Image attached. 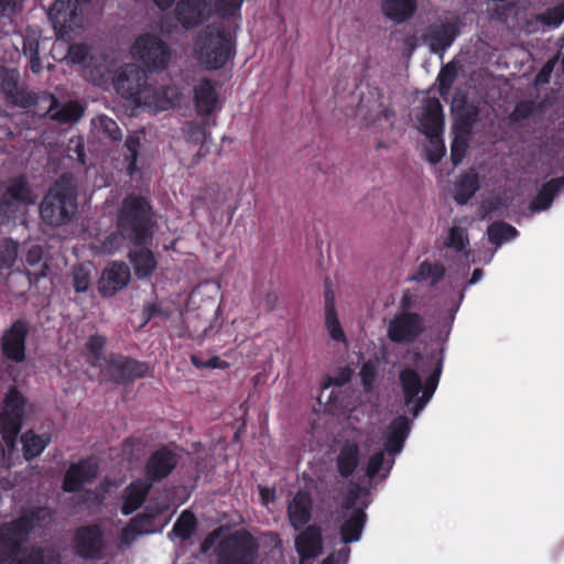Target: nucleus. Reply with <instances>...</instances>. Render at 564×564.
Here are the masks:
<instances>
[{
  "instance_id": "obj_56",
  "label": "nucleus",
  "mask_w": 564,
  "mask_h": 564,
  "mask_svg": "<svg viewBox=\"0 0 564 564\" xmlns=\"http://www.w3.org/2000/svg\"><path fill=\"white\" fill-rule=\"evenodd\" d=\"M540 21L551 28L560 26L564 21V3L547 9L540 15Z\"/></svg>"
},
{
  "instance_id": "obj_17",
  "label": "nucleus",
  "mask_w": 564,
  "mask_h": 564,
  "mask_svg": "<svg viewBox=\"0 0 564 564\" xmlns=\"http://www.w3.org/2000/svg\"><path fill=\"white\" fill-rule=\"evenodd\" d=\"M177 463V455L166 446H162L148 458L144 479L154 485L166 478L176 468Z\"/></svg>"
},
{
  "instance_id": "obj_11",
  "label": "nucleus",
  "mask_w": 564,
  "mask_h": 564,
  "mask_svg": "<svg viewBox=\"0 0 564 564\" xmlns=\"http://www.w3.org/2000/svg\"><path fill=\"white\" fill-rule=\"evenodd\" d=\"M29 332V323L24 319H17L2 333L0 349L4 359L14 364L25 361Z\"/></svg>"
},
{
  "instance_id": "obj_10",
  "label": "nucleus",
  "mask_w": 564,
  "mask_h": 564,
  "mask_svg": "<svg viewBox=\"0 0 564 564\" xmlns=\"http://www.w3.org/2000/svg\"><path fill=\"white\" fill-rule=\"evenodd\" d=\"M425 318L417 312H397L389 321L388 338L394 344H413L425 332Z\"/></svg>"
},
{
  "instance_id": "obj_22",
  "label": "nucleus",
  "mask_w": 564,
  "mask_h": 564,
  "mask_svg": "<svg viewBox=\"0 0 564 564\" xmlns=\"http://www.w3.org/2000/svg\"><path fill=\"white\" fill-rule=\"evenodd\" d=\"M219 102V95L212 79H203L194 89V107L196 113L204 118L215 112Z\"/></svg>"
},
{
  "instance_id": "obj_64",
  "label": "nucleus",
  "mask_w": 564,
  "mask_h": 564,
  "mask_svg": "<svg viewBox=\"0 0 564 564\" xmlns=\"http://www.w3.org/2000/svg\"><path fill=\"white\" fill-rule=\"evenodd\" d=\"M39 48H40L39 40H36L34 37H29V36L23 40L22 50H23V53L25 56L40 54Z\"/></svg>"
},
{
  "instance_id": "obj_45",
  "label": "nucleus",
  "mask_w": 564,
  "mask_h": 564,
  "mask_svg": "<svg viewBox=\"0 0 564 564\" xmlns=\"http://www.w3.org/2000/svg\"><path fill=\"white\" fill-rule=\"evenodd\" d=\"M457 75V67L454 62H449L441 68L437 75L438 91L441 96H445L449 93Z\"/></svg>"
},
{
  "instance_id": "obj_15",
  "label": "nucleus",
  "mask_w": 564,
  "mask_h": 564,
  "mask_svg": "<svg viewBox=\"0 0 564 564\" xmlns=\"http://www.w3.org/2000/svg\"><path fill=\"white\" fill-rule=\"evenodd\" d=\"M458 34V21L451 20L438 24H431L422 34L421 39L432 53L442 56L452 46Z\"/></svg>"
},
{
  "instance_id": "obj_41",
  "label": "nucleus",
  "mask_w": 564,
  "mask_h": 564,
  "mask_svg": "<svg viewBox=\"0 0 564 564\" xmlns=\"http://www.w3.org/2000/svg\"><path fill=\"white\" fill-rule=\"evenodd\" d=\"M107 345V337L100 334H93L85 344L87 361L93 367H99L104 358V350Z\"/></svg>"
},
{
  "instance_id": "obj_18",
  "label": "nucleus",
  "mask_w": 564,
  "mask_h": 564,
  "mask_svg": "<svg viewBox=\"0 0 564 564\" xmlns=\"http://www.w3.org/2000/svg\"><path fill=\"white\" fill-rule=\"evenodd\" d=\"M77 0H56L48 10L55 34L63 37L77 26L78 18Z\"/></svg>"
},
{
  "instance_id": "obj_63",
  "label": "nucleus",
  "mask_w": 564,
  "mask_h": 564,
  "mask_svg": "<svg viewBox=\"0 0 564 564\" xmlns=\"http://www.w3.org/2000/svg\"><path fill=\"white\" fill-rule=\"evenodd\" d=\"M43 258V249L39 245H33L26 252L25 262L29 265H35L41 262Z\"/></svg>"
},
{
  "instance_id": "obj_8",
  "label": "nucleus",
  "mask_w": 564,
  "mask_h": 564,
  "mask_svg": "<svg viewBox=\"0 0 564 564\" xmlns=\"http://www.w3.org/2000/svg\"><path fill=\"white\" fill-rule=\"evenodd\" d=\"M26 406V397L17 386L9 387L0 411V434L8 446H14L17 442L23 426Z\"/></svg>"
},
{
  "instance_id": "obj_5",
  "label": "nucleus",
  "mask_w": 564,
  "mask_h": 564,
  "mask_svg": "<svg viewBox=\"0 0 564 564\" xmlns=\"http://www.w3.org/2000/svg\"><path fill=\"white\" fill-rule=\"evenodd\" d=\"M113 87L122 98L138 106L166 109L173 105L171 100H162V95H167L170 91L174 94V90L172 88L158 90L148 83L145 72L134 64H128L121 68L113 78Z\"/></svg>"
},
{
  "instance_id": "obj_62",
  "label": "nucleus",
  "mask_w": 564,
  "mask_h": 564,
  "mask_svg": "<svg viewBox=\"0 0 564 564\" xmlns=\"http://www.w3.org/2000/svg\"><path fill=\"white\" fill-rule=\"evenodd\" d=\"M416 306L414 295L410 290H404L399 302L398 312H413L412 310Z\"/></svg>"
},
{
  "instance_id": "obj_30",
  "label": "nucleus",
  "mask_w": 564,
  "mask_h": 564,
  "mask_svg": "<svg viewBox=\"0 0 564 564\" xmlns=\"http://www.w3.org/2000/svg\"><path fill=\"white\" fill-rule=\"evenodd\" d=\"M151 245L135 246V250L129 252L130 262L134 269V274L139 279L150 276L156 269V259L150 249Z\"/></svg>"
},
{
  "instance_id": "obj_33",
  "label": "nucleus",
  "mask_w": 564,
  "mask_h": 564,
  "mask_svg": "<svg viewBox=\"0 0 564 564\" xmlns=\"http://www.w3.org/2000/svg\"><path fill=\"white\" fill-rule=\"evenodd\" d=\"M564 188V176L547 181L539 189L536 196L530 202L532 212H542L551 207L555 196Z\"/></svg>"
},
{
  "instance_id": "obj_37",
  "label": "nucleus",
  "mask_w": 564,
  "mask_h": 564,
  "mask_svg": "<svg viewBox=\"0 0 564 564\" xmlns=\"http://www.w3.org/2000/svg\"><path fill=\"white\" fill-rule=\"evenodd\" d=\"M8 562H15L17 564H59V555L57 553L45 556L44 549L41 546H33L26 552H23Z\"/></svg>"
},
{
  "instance_id": "obj_24",
  "label": "nucleus",
  "mask_w": 564,
  "mask_h": 564,
  "mask_svg": "<svg viewBox=\"0 0 564 564\" xmlns=\"http://www.w3.org/2000/svg\"><path fill=\"white\" fill-rule=\"evenodd\" d=\"M313 500L308 492L299 491L288 507V517L295 530L304 528L312 518Z\"/></svg>"
},
{
  "instance_id": "obj_16",
  "label": "nucleus",
  "mask_w": 564,
  "mask_h": 564,
  "mask_svg": "<svg viewBox=\"0 0 564 564\" xmlns=\"http://www.w3.org/2000/svg\"><path fill=\"white\" fill-rule=\"evenodd\" d=\"M174 13L184 29H195L212 17L213 0H178Z\"/></svg>"
},
{
  "instance_id": "obj_27",
  "label": "nucleus",
  "mask_w": 564,
  "mask_h": 564,
  "mask_svg": "<svg viewBox=\"0 0 564 564\" xmlns=\"http://www.w3.org/2000/svg\"><path fill=\"white\" fill-rule=\"evenodd\" d=\"M152 486L147 479L133 480L124 490L122 514L129 516L138 510L144 503Z\"/></svg>"
},
{
  "instance_id": "obj_53",
  "label": "nucleus",
  "mask_w": 564,
  "mask_h": 564,
  "mask_svg": "<svg viewBox=\"0 0 564 564\" xmlns=\"http://www.w3.org/2000/svg\"><path fill=\"white\" fill-rule=\"evenodd\" d=\"M377 376H378L377 367L373 361L367 360L361 365V368L359 370V377H360L364 390L366 392H370L373 390Z\"/></svg>"
},
{
  "instance_id": "obj_28",
  "label": "nucleus",
  "mask_w": 564,
  "mask_h": 564,
  "mask_svg": "<svg viewBox=\"0 0 564 564\" xmlns=\"http://www.w3.org/2000/svg\"><path fill=\"white\" fill-rule=\"evenodd\" d=\"M416 10L417 0H381L382 13L395 24L409 21Z\"/></svg>"
},
{
  "instance_id": "obj_14",
  "label": "nucleus",
  "mask_w": 564,
  "mask_h": 564,
  "mask_svg": "<svg viewBox=\"0 0 564 564\" xmlns=\"http://www.w3.org/2000/svg\"><path fill=\"white\" fill-rule=\"evenodd\" d=\"M106 368L110 379L118 384L144 378L150 369L147 362L123 355H111L106 360Z\"/></svg>"
},
{
  "instance_id": "obj_49",
  "label": "nucleus",
  "mask_w": 564,
  "mask_h": 564,
  "mask_svg": "<svg viewBox=\"0 0 564 564\" xmlns=\"http://www.w3.org/2000/svg\"><path fill=\"white\" fill-rule=\"evenodd\" d=\"M72 284L77 293H84L90 285V272L83 264L75 265L72 271Z\"/></svg>"
},
{
  "instance_id": "obj_7",
  "label": "nucleus",
  "mask_w": 564,
  "mask_h": 564,
  "mask_svg": "<svg viewBox=\"0 0 564 564\" xmlns=\"http://www.w3.org/2000/svg\"><path fill=\"white\" fill-rule=\"evenodd\" d=\"M259 551L257 539L238 530L223 539L215 549L217 564H254Z\"/></svg>"
},
{
  "instance_id": "obj_42",
  "label": "nucleus",
  "mask_w": 564,
  "mask_h": 564,
  "mask_svg": "<svg viewBox=\"0 0 564 564\" xmlns=\"http://www.w3.org/2000/svg\"><path fill=\"white\" fill-rule=\"evenodd\" d=\"M196 527L197 520L195 514L189 510H184L173 524L172 533L182 541H187L194 534Z\"/></svg>"
},
{
  "instance_id": "obj_23",
  "label": "nucleus",
  "mask_w": 564,
  "mask_h": 564,
  "mask_svg": "<svg viewBox=\"0 0 564 564\" xmlns=\"http://www.w3.org/2000/svg\"><path fill=\"white\" fill-rule=\"evenodd\" d=\"M422 132L427 137H442L444 132V113L437 98L427 100L420 120Z\"/></svg>"
},
{
  "instance_id": "obj_54",
  "label": "nucleus",
  "mask_w": 564,
  "mask_h": 564,
  "mask_svg": "<svg viewBox=\"0 0 564 564\" xmlns=\"http://www.w3.org/2000/svg\"><path fill=\"white\" fill-rule=\"evenodd\" d=\"M452 110L457 112L465 127H470L473 113L468 107V100L465 95H455L452 100Z\"/></svg>"
},
{
  "instance_id": "obj_6",
  "label": "nucleus",
  "mask_w": 564,
  "mask_h": 564,
  "mask_svg": "<svg viewBox=\"0 0 564 564\" xmlns=\"http://www.w3.org/2000/svg\"><path fill=\"white\" fill-rule=\"evenodd\" d=\"M131 54L148 72L165 70L172 59V48L161 36L140 34L131 46Z\"/></svg>"
},
{
  "instance_id": "obj_51",
  "label": "nucleus",
  "mask_w": 564,
  "mask_h": 564,
  "mask_svg": "<svg viewBox=\"0 0 564 564\" xmlns=\"http://www.w3.org/2000/svg\"><path fill=\"white\" fill-rule=\"evenodd\" d=\"M429 148L426 149L427 161L432 164L441 162L446 153V148L442 137H427Z\"/></svg>"
},
{
  "instance_id": "obj_46",
  "label": "nucleus",
  "mask_w": 564,
  "mask_h": 564,
  "mask_svg": "<svg viewBox=\"0 0 564 564\" xmlns=\"http://www.w3.org/2000/svg\"><path fill=\"white\" fill-rule=\"evenodd\" d=\"M124 242H128V236L123 232V229L117 228L116 231L105 237L100 248L104 253L113 254L124 246Z\"/></svg>"
},
{
  "instance_id": "obj_50",
  "label": "nucleus",
  "mask_w": 564,
  "mask_h": 564,
  "mask_svg": "<svg viewBox=\"0 0 564 564\" xmlns=\"http://www.w3.org/2000/svg\"><path fill=\"white\" fill-rule=\"evenodd\" d=\"M99 130L105 138L110 141H120L122 139V132L118 123L107 116L98 117Z\"/></svg>"
},
{
  "instance_id": "obj_36",
  "label": "nucleus",
  "mask_w": 564,
  "mask_h": 564,
  "mask_svg": "<svg viewBox=\"0 0 564 564\" xmlns=\"http://www.w3.org/2000/svg\"><path fill=\"white\" fill-rule=\"evenodd\" d=\"M18 518L25 520V528L31 534L35 529L48 527L53 521V512L48 507L36 506L23 510Z\"/></svg>"
},
{
  "instance_id": "obj_9",
  "label": "nucleus",
  "mask_w": 564,
  "mask_h": 564,
  "mask_svg": "<svg viewBox=\"0 0 564 564\" xmlns=\"http://www.w3.org/2000/svg\"><path fill=\"white\" fill-rule=\"evenodd\" d=\"M107 542L100 524L90 523L75 529L72 538L74 553L85 561H98L104 557Z\"/></svg>"
},
{
  "instance_id": "obj_40",
  "label": "nucleus",
  "mask_w": 564,
  "mask_h": 564,
  "mask_svg": "<svg viewBox=\"0 0 564 564\" xmlns=\"http://www.w3.org/2000/svg\"><path fill=\"white\" fill-rule=\"evenodd\" d=\"M487 235L491 243L500 246L506 241L514 239L519 235V231L512 225L498 220L489 225Z\"/></svg>"
},
{
  "instance_id": "obj_2",
  "label": "nucleus",
  "mask_w": 564,
  "mask_h": 564,
  "mask_svg": "<svg viewBox=\"0 0 564 564\" xmlns=\"http://www.w3.org/2000/svg\"><path fill=\"white\" fill-rule=\"evenodd\" d=\"M194 57L207 70H218L236 55V39L223 22L206 25L194 41Z\"/></svg>"
},
{
  "instance_id": "obj_21",
  "label": "nucleus",
  "mask_w": 564,
  "mask_h": 564,
  "mask_svg": "<svg viewBox=\"0 0 564 564\" xmlns=\"http://www.w3.org/2000/svg\"><path fill=\"white\" fill-rule=\"evenodd\" d=\"M130 269L124 262H112L102 272L99 291L105 296H112L130 281Z\"/></svg>"
},
{
  "instance_id": "obj_43",
  "label": "nucleus",
  "mask_w": 564,
  "mask_h": 564,
  "mask_svg": "<svg viewBox=\"0 0 564 564\" xmlns=\"http://www.w3.org/2000/svg\"><path fill=\"white\" fill-rule=\"evenodd\" d=\"M470 127L460 128L456 127L455 137L451 144V160L456 166L464 160L468 148V133Z\"/></svg>"
},
{
  "instance_id": "obj_39",
  "label": "nucleus",
  "mask_w": 564,
  "mask_h": 564,
  "mask_svg": "<svg viewBox=\"0 0 564 564\" xmlns=\"http://www.w3.org/2000/svg\"><path fill=\"white\" fill-rule=\"evenodd\" d=\"M209 119L202 118V121H187L182 128L185 140L194 144H203L207 138L210 137V132L207 130Z\"/></svg>"
},
{
  "instance_id": "obj_57",
  "label": "nucleus",
  "mask_w": 564,
  "mask_h": 564,
  "mask_svg": "<svg viewBox=\"0 0 564 564\" xmlns=\"http://www.w3.org/2000/svg\"><path fill=\"white\" fill-rule=\"evenodd\" d=\"M151 522V518L147 514H138L128 523V525L123 529V534H132L138 535L142 533H148V525Z\"/></svg>"
},
{
  "instance_id": "obj_26",
  "label": "nucleus",
  "mask_w": 564,
  "mask_h": 564,
  "mask_svg": "<svg viewBox=\"0 0 564 564\" xmlns=\"http://www.w3.org/2000/svg\"><path fill=\"white\" fill-rule=\"evenodd\" d=\"M410 429V420L405 415L393 419L388 427L384 449L391 455L399 454L409 436Z\"/></svg>"
},
{
  "instance_id": "obj_25",
  "label": "nucleus",
  "mask_w": 564,
  "mask_h": 564,
  "mask_svg": "<svg viewBox=\"0 0 564 564\" xmlns=\"http://www.w3.org/2000/svg\"><path fill=\"white\" fill-rule=\"evenodd\" d=\"M367 507L368 502L361 501V507L354 509L350 516L341 523L339 533L340 539L345 544L360 540L367 521V513L365 512Z\"/></svg>"
},
{
  "instance_id": "obj_47",
  "label": "nucleus",
  "mask_w": 564,
  "mask_h": 564,
  "mask_svg": "<svg viewBox=\"0 0 564 564\" xmlns=\"http://www.w3.org/2000/svg\"><path fill=\"white\" fill-rule=\"evenodd\" d=\"M469 243L468 236L462 227L453 226L449 228L448 237L444 245L457 252L463 251Z\"/></svg>"
},
{
  "instance_id": "obj_32",
  "label": "nucleus",
  "mask_w": 564,
  "mask_h": 564,
  "mask_svg": "<svg viewBox=\"0 0 564 564\" xmlns=\"http://www.w3.org/2000/svg\"><path fill=\"white\" fill-rule=\"evenodd\" d=\"M479 188V176L475 171L470 170L460 174L455 182L453 198L458 205H466Z\"/></svg>"
},
{
  "instance_id": "obj_48",
  "label": "nucleus",
  "mask_w": 564,
  "mask_h": 564,
  "mask_svg": "<svg viewBox=\"0 0 564 564\" xmlns=\"http://www.w3.org/2000/svg\"><path fill=\"white\" fill-rule=\"evenodd\" d=\"M325 327L333 340L338 343L347 341L336 311L325 312Z\"/></svg>"
},
{
  "instance_id": "obj_61",
  "label": "nucleus",
  "mask_w": 564,
  "mask_h": 564,
  "mask_svg": "<svg viewBox=\"0 0 564 564\" xmlns=\"http://www.w3.org/2000/svg\"><path fill=\"white\" fill-rule=\"evenodd\" d=\"M142 316L144 322L148 323L156 316L166 317V314L163 312L162 307L155 303H147L142 308Z\"/></svg>"
},
{
  "instance_id": "obj_38",
  "label": "nucleus",
  "mask_w": 564,
  "mask_h": 564,
  "mask_svg": "<svg viewBox=\"0 0 564 564\" xmlns=\"http://www.w3.org/2000/svg\"><path fill=\"white\" fill-rule=\"evenodd\" d=\"M143 131H134L129 134L123 145V156L127 162V171L129 175H133L138 171L137 161L141 147V135Z\"/></svg>"
},
{
  "instance_id": "obj_52",
  "label": "nucleus",
  "mask_w": 564,
  "mask_h": 564,
  "mask_svg": "<svg viewBox=\"0 0 564 564\" xmlns=\"http://www.w3.org/2000/svg\"><path fill=\"white\" fill-rule=\"evenodd\" d=\"M243 0H216L215 7L217 14L223 19L240 15Z\"/></svg>"
},
{
  "instance_id": "obj_1",
  "label": "nucleus",
  "mask_w": 564,
  "mask_h": 564,
  "mask_svg": "<svg viewBox=\"0 0 564 564\" xmlns=\"http://www.w3.org/2000/svg\"><path fill=\"white\" fill-rule=\"evenodd\" d=\"M116 224L128 236V243L152 245L156 220L148 197L135 193L128 194L117 210Z\"/></svg>"
},
{
  "instance_id": "obj_34",
  "label": "nucleus",
  "mask_w": 564,
  "mask_h": 564,
  "mask_svg": "<svg viewBox=\"0 0 564 564\" xmlns=\"http://www.w3.org/2000/svg\"><path fill=\"white\" fill-rule=\"evenodd\" d=\"M6 196L11 200L23 205H33L36 198L28 181V177L24 174L11 177L9 180L6 189Z\"/></svg>"
},
{
  "instance_id": "obj_31",
  "label": "nucleus",
  "mask_w": 564,
  "mask_h": 564,
  "mask_svg": "<svg viewBox=\"0 0 564 564\" xmlns=\"http://www.w3.org/2000/svg\"><path fill=\"white\" fill-rule=\"evenodd\" d=\"M446 275V268L441 262L424 260L419 263L416 270L408 278L410 282H427L430 286L441 283Z\"/></svg>"
},
{
  "instance_id": "obj_3",
  "label": "nucleus",
  "mask_w": 564,
  "mask_h": 564,
  "mask_svg": "<svg viewBox=\"0 0 564 564\" xmlns=\"http://www.w3.org/2000/svg\"><path fill=\"white\" fill-rule=\"evenodd\" d=\"M426 360L432 365V370L426 376L424 382L419 372L410 367L401 369L398 376L404 398V405L414 417L420 414L433 398L443 371V356L431 352Z\"/></svg>"
},
{
  "instance_id": "obj_60",
  "label": "nucleus",
  "mask_w": 564,
  "mask_h": 564,
  "mask_svg": "<svg viewBox=\"0 0 564 564\" xmlns=\"http://www.w3.org/2000/svg\"><path fill=\"white\" fill-rule=\"evenodd\" d=\"M384 462V453L382 451L372 454L367 463L366 475L369 478H375L381 470Z\"/></svg>"
},
{
  "instance_id": "obj_59",
  "label": "nucleus",
  "mask_w": 564,
  "mask_h": 564,
  "mask_svg": "<svg viewBox=\"0 0 564 564\" xmlns=\"http://www.w3.org/2000/svg\"><path fill=\"white\" fill-rule=\"evenodd\" d=\"M533 108L534 106L532 101H520L516 105L509 118L512 122H520L522 120H525L532 115Z\"/></svg>"
},
{
  "instance_id": "obj_44",
  "label": "nucleus",
  "mask_w": 564,
  "mask_h": 564,
  "mask_svg": "<svg viewBox=\"0 0 564 564\" xmlns=\"http://www.w3.org/2000/svg\"><path fill=\"white\" fill-rule=\"evenodd\" d=\"M83 107L75 101H70L62 106L58 110L51 115V119L61 123H70L79 120L83 116Z\"/></svg>"
},
{
  "instance_id": "obj_4",
  "label": "nucleus",
  "mask_w": 564,
  "mask_h": 564,
  "mask_svg": "<svg viewBox=\"0 0 564 564\" xmlns=\"http://www.w3.org/2000/svg\"><path fill=\"white\" fill-rule=\"evenodd\" d=\"M77 187L70 175H61L40 204L42 221L52 227L69 224L77 213Z\"/></svg>"
},
{
  "instance_id": "obj_58",
  "label": "nucleus",
  "mask_w": 564,
  "mask_h": 564,
  "mask_svg": "<svg viewBox=\"0 0 564 564\" xmlns=\"http://www.w3.org/2000/svg\"><path fill=\"white\" fill-rule=\"evenodd\" d=\"M360 495L365 496V499L362 501H367L369 503V500H368L369 489L366 487H361L359 485H355L354 487H351L348 490V494L343 503V509H345V510L356 509L355 506H356L357 501L359 500Z\"/></svg>"
},
{
  "instance_id": "obj_55",
  "label": "nucleus",
  "mask_w": 564,
  "mask_h": 564,
  "mask_svg": "<svg viewBox=\"0 0 564 564\" xmlns=\"http://www.w3.org/2000/svg\"><path fill=\"white\" fill-rule=\"evenodd\" d=\"M18 257V243L13 240L4 242L0 251V269H11Z\"/></svg>"
},
{
  "instance_id": "obj_13",
  "label": "nucleus",
  "mask_w": 564,
  "mask_h": 564,
  "mask_svg": "<svg viewBox=\"0 0 564 564\" xmlns=\"http://www.w3.org/2000/svg\"><path fill=\"white\" fill-rule=\"evenodd\" d=\"M0 93L8 104L29 109L37 104V96L20 84V74L15 68L0 67Z\"/></svg>"
},
{
  "instance_id": "obj_19",
  "label": "nucleus",
  "mask_w": 564,
  "mask_h": 564,
  "mask_svg": "<svg viewBox=\"0 0 564 564\" xmlns=\"http://www.w3.org/2000/svg\"><path fill=\"white\" fill-rule=\"evenodd\" d=\"M98 471V466L89 459H80L72 464L65 473L62 488L66 492H77L85 484L91 482Z\"/></svg>"
},
{
  "instance_id": "obj_12",
  "label": "nucleus",
  "mask_w": 564,
  "mask_h": 564,
  "mask_svg": "<svg viewBox=\"0 0 564 564\" xmlns=\"http://www.w3.org/2000/svg\"><path fill=\"white\" fill-rule=\"evenodd\" d=\"M30 532L23 518H15L0 525V562L6 563L22 553Z\"/></svg>"
},
{
  "instance_id": "obj_29",
  "label": "nucleus",
  "mask_w": 564,
  "mask_h": 564,
  "mask_svg": "<svg viewBox=\"0 0 564 564\" xmlns=\"http://www.w3.org/2000/svg\"><path fill=\"white\" fill-rule=\"evenodd\" d=\"M360 463V449L354 441H345L336 457V467L343 478H349Z\"/></svg>"
},
{
  "instance_id": "obj_20",
  "label": "nucleus",
  "mask_w": 564,
  "mask_h": 564,
  "mask_svg": "<svg viewBox=\"0 0 564 564\" xmlns=\"http://www.w3.org/2000/svg\"><path fill=\"white\" fill-rule=\"evenodd\" d=\"M294 544L301 561L319 556L324 547L322 529L316 524L305 527L296 535Z\"/></svg>"
},
{
  "instance_id": "obj_35",
  "label": "nucleus",
  "mask_w": 564,
  "mask_h": 564,
  "mask_svg": "<svg viewBox=\"0 0 564 564\" xmlns=\"http://www.w3.org/2000/svg\"><path fill=\"white\" fill-rule=\"evenodd\" d=\"M21 444L23 457L30 462L40 456L51 442L48 433L35 434L34 431L29 430L21 435Z\"/></svg>"
}]
</instances>
